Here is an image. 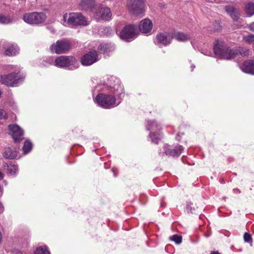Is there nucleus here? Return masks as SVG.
Returning a JSON list of instances; mask_svg holds the SVG:
<instances>
[{"label": "nucleus", "instance_id": "e433bc0d", "mask_svg": "<svg viewBox=\"0 0 254 254\" xmlns=\"http://www.w3.org/2000/svg\"><path fill=\"white\" fill-rule=\"evenodd\" d=\"M0 211H1L2 212L3 211V207L1 203H0Z\"/></svg>", "mask_w": 254, "mask_h": 254}, {"label": "nucleus", "instance_id": "4468645a", "mask_svg": "<svg viewBox=\"0 0 254 254\" xmlns=\"http://www.w3.org/2000/svg\"><path fill=\"white\" fill-rule=\"evenodd\" d=\"M97 16L102 20H110L112 16L110 8L107 6H99L95 11Z\"/></svg>", "mask_w": 254, "mask_h": 254}, {"label": "nucleus", "instance_id": "f3484780", "mask_svg": "<svg viewBox=\"0 0 254 254\" xmlns=\"http://www.w3.org/2000/svg\"><path fill=\"white\" fill-rule=\"evenodd\" d=\"M224 9L233 20L238 21L240 16V13L238 9L232 5H226L224 7Z\"/></svg>", "mask_w": 254, "mask_h": 254}, {"label": "nucleus", "instance_id": "0eeeda50", "mask_svg": "<svg viewBox=\"0 0 254 254\" xmlns=\"http://www.w3.org/2000/svg\"><path fill=\"white\" fill-rule=\"evenodd\" d=\"M148 129L150 130V136L152 142L155 144H158L159 140L160 139L161 125L154 121H151L148 122Z\"/></svg>", "mask_w": 254, "mask_h": 254}, {"label": "nucleus", "instance_id": "f03ea898", "mask_svg": "<svg viewBox=\"0 0 254 254\" xmlns=\"http://www.w3.org/2000/svg\"><path fill=\"white\" fill-rule=\"evenodd\" d=\"M96 103L99 106L104 109H111L117 106L119 103H116V98L113 95L99 93L95 98Z\"/></svg>", "mask_w": 254, "mask_h": 254}, {"label": "nucleus", "instance_id": "2f4dec72", "mask_svg": "<svg viewBox=\"0 0 254 254\" xmlns=\"http://www.w3.org/2000/svg\"><path fill=\"white\" fill-rule=\"evenodd\" d=\"M171 240L174 241L177 244H180L182 241V238L178 235H174L172 236Z\"/></svg>", "mask_w": 254, "mask_h": 254}, {"label": "nucleus", "instance_id": "393cba45", "mask_svg": "<svg viewBox=\"0 0 254 254\" xmlns=\"http://www.w3.org/2000/svg\"><path fill=\"white\" fill-rule=\"evenodd\" d=\"M245 11L249 17L254 15V3L249 2L246 3L245 7Z\"/></svg>", "mask_w": 254, "mask_h": 254}, {"label": "nucleus", "instance_id": "c9c22d12", "mask_svg": "<svg viewBox=\"0 0 254 254\" xmlns=\"http://www.w3.org/2000/svg\"><path fill=\"white\" fill-rule=\"evenodd\" d=\"M210 254H221L220 253H219L217 251H213V252H211V253Z\"/></svg>", "mask_w": 254, "mask_h": 254}, {"label": "nucleus", "instance_id": "423d86ee", "mask_svg": "<svg viewBox=\"0 0 254 254\" xmlns=\"http://www.w3.org/2000/svg\"><path fill=\"white\" fill-rule=\"evenodd\" d=\"M127 7L136 16H142L144 12V3L141 0H127Z\"/></svg>", "mask_w": 254, "mask_h": 254}, {"label": "nucleus", "instance_id": "cd10ccee", "mask_svg": "<svg viewBox=\"0 0 254 254\" xmlns=\"http://www.w3.org/2000/svg\"><path fill=\"white\" fill-rule=\"evenodd\" d=\"M243 41L249 45L254 44V35L249 34L248 35L244 36L243 38Z\"/></svg>", "mask_w": 254, "mask_h": 254}, {"label": "nucleus", "instance_id": "dca6fc26", "mask_svg": "<svg viewBox=\"0 0 254 254\" xmlns=\"http://www.w3.org/2000/svg\"><path fill=\"white\" fill-rule=\"evenodd\" d=\"M152 26V21L149 19H145L140 21L139 29L141 32L147 33L151 31Z\"/></svg>", "mask_w": 254, "mask_h": 254}, {"label": "nucleus", "instance_id": "a878e982", "mask_svg": "<svg viewBox=\"0 0 254 254\" xmlns=\"http://www.w3.org/2000/svg\"><path fill=\"white\" fill-rule=\"evenodd\" d=\"M34 254H50V252L47 246H40L36 249Z\"/></svg>", "mask_w": 254, "mask_h": 254}, {"label": "nucleus", "instance_id": "c756f323", "mask_svg": "<svg viewBox=\"0 0 254 254\" xmlns=\"http://www.w3.org/2000/svg\"><path fill=\"white\" fill-rule=\"evenodd\" d=\"M244 240L245 242L248 243L251 246H253V239L250 234L245 233L244 234Z\"/></svg>", "mask_w": 254, "mask_h": 254}, {"label": "nucleus", "instance_id": "2eb2a0df", "mask_svg": "<svg viewBox=\"0 0 254 254\" xmlns=\"http://www.w3.org/2000/svg\"><path fill=\"white\" fill-rule=\"evenodd\" d=\"M183 150V147L181 145L175 146L174 148H170L168 145L164 147V152L166 155L177 157L179 156Z\"/></svg>", "mask_w": 254, "mask_h": 254}, {"label": "nucleus", "instance_id": "72a5a7b5", "mask_svg": "<svg viewBox=\"0 0 254 254\" xmlns=\"http://www.w3.org/2000/svg\"><path fill=\"white\" fill-rule=\"evenodd\" d=\"M249 29L251 31L254 32V22H253L249 25Z\"/></svg>", "mask_w": 254, "mask_h": 254}, {"label": "nucleus", "instance_id": "39448f33", "mask_svg": "<svg viewBox=\"0 0 254 254\" xmlns=\"http://www.w3.org/2000/svg\"><path fill=\"white\" fill-rule=\"evenodd\" d=\"M47 16L44 12H33L26 13L23 15V20L30 24H38L43 22Z\"/></svg>", "mask_w": 254, "mask_h": 254}, {"label": "nucleus", "instance_id": "c85d7f7f", "mask_svg": "<svg viewBox=\"0 0 254 254\" xmlns=\"http://www.w3.org/2000/svg\"><path fill=\"white\" fill-rule=\"evenodd\" d=\"M32 147V143L28 140H26L24 143V145L23 146V151L25 154H27L31 151Z\"/></svg>", "mask_w": 254, "mask_h": 254}, {"label": "nucleus", "instance_id": "b1692460", "mask_svg": "<svg viewBox=\"0 0 254 254\" xmlns=\"http://www.w3.org/2000/svg\"><path fill=\"white\" fill-rule=\"evenodd\" d=\"M4 167L6 166L7 168V172L11 175H14L18 170V166L17 165L13 164L9 162L3 165Z\"/></svg>", "mask_w": 254, "mask_h": 254}, {"label": "nucleus", "instance_id": "ddd939ff", "mask_svg": "<svg viewBox=\"0 0 254 254\" xmlns=\"http://www.w3.org/2000/svg\"><path fill=\"white\" fill-rule=\"evenodd\" d=\"M173 39V33L161 32L157 34L156 40L158 45L166 46L170 44Z\"/></svg>", "mask_w": 254, "mask_h": 254}, {"label": "nucleus", "instance_id": "4be33fe9", "mask_svg": "<svg viewBox=\"0 0 254 254\" xmlns=\"http://www.w3.org/2000/svg\"><path fill=\"white\" fill-rule=\"evenodd\" d=\"M98 50L100 53H106L114 50L113 45L108 43H102L99 45Z\"/></svg>", "mask_w": 254, "mask_h": 254}, {"label": "nucleus", "instance_id": "412c9836", "mask_svg": "<svg viewBox=\"0 0 254 254\" xmlns=\"http://www.w3.org/2000/svg\"><path fill=\"white\" fill-rule=\"evenodd\" d=\"M19 48L15 44H10L6 49L4 55L7 56H15L19 54Z\"/></svg>", "mask_w": 254, "mask_h": 254}, {"label": "nucleus", "instance_id": "7c9ffc66", "mask_svg": "<svg viewBox=\"0 0 254 254\" xmlns=\"http://www.w3.org/2000/svg\"><path fill=\"white\" fill-rule=\"evenodd\" d=\"M11 22L9 17L0 14V23L8 24Z\"/></svg>", "mask_w": 254, "mask_h": 254}, {"label": "nucleus", "instance_id": "1a4fd4ad", "mask_svg": "<svg viewBox=\"0 0 254 254\" xmlns=\"http://www.w3.org/2000/svg\"><path fill=\"white\" fill-rule=\"evenodd\" d=\"M76 61L75 58L73 56H61L56 59L55 64L57 67L66 68L74 64Z\"/></svg>", "mask_w": 254, "mask_h": 254}, {"label": "nucleus", "instance_id": "f8f14e48", "mask_svg": "<svg viewBox=\"0 0 254 254\" xmlns=\"http://www.w3.org/2000/svg\"><path fill=\"white\" fill-rule=\"evenodd\" d=\"M98 60V54L96 51H89L81 58V63L83 65H90Z\"/></svg>", "mask_w": 254, "mask_h": 254}, {"label": "nucleus", "instance_id": "473e14b6", "mask_svg": "<svg viewBox=\"0 0 254 254\" xmlns=\"http://www.w3.org/2000/svg\"><path fill=\"white\" fill-rule=\"evenodd\" d=\"M8 118V116L6 112L0 109V119H6Z\"/></svg>", "mask_w": 254, "mask_h": 254}, {"label": "nucleus", "instance_id": "9b49d317", "mask_svg": "<svg viewBox=\"0 0 254 254\" xmlns=\"http://www.w3.org/2000/svg\"><path fill=\"white\" fill-rule=\"evenodd\" d=\"M8 129L15 143H19L23 139V130L19 126L16 125H10L8 126Z\"/></svg>", "mask_w": 254, "mask_h": 254}, {"label": "nucleus", "instance_id": "5701e85b", "mask_svg": "<svg viewBox=\"0 0 254 254\" xmlns=\"http://www.w3.org/2000/svg\"><path fill=\"white\" fill-rule=\"evenodd\" d=\"M173 33V38H174L177 41L180 42H185L190 40L189 36L182 32H172Z\"/></svg>", "mask_w": 254, "mask_h": 254}, {"label": "nucleus", "instance_id": "20e7f679", "mask_svg": "<svg viewBox=\"0 0 254 254\" xmlns=\"http://www.w3.org/2000/svg\"><path fill=\"white\" fill-rule=\"evenodd\" d=\"M71 44L67 40H58L50 46V49L52 53L60 55L67 53L71 49Z\"/></svg>", "mask_w": 254, "mask_h": 254}, {"label": "nucleus", "instance_id": "f704fd0d", "mask_svg": "<svg viewBox=\"0 0 254 254\" xmlns=\"http://www.w3.org/2000/svg\"><path fill=\"white\" fill-rule=\"evenodd\" d=\"M3 174L0 171V180H1L3 178Z\"/></svg>", "mask_w": 254, "mask_h": 254}, {"label": "nucleus", "instance_id": "6ab92c4d", "mask_svg": "<svg viewBox=\"0 0 254 254\" xmlns=\"http://www.w3.org/2000/svg\"><path fill=\"white\" fill-rule=\"evenodd\" d=\"M242 70L245 73L254 75V59L245 61L242 65Z\"/></svg>", "mask_w": 254, "mask_h": 254}, {"label": "nucleus", "instance_id": "9d476101", "mask_svg": "<svg viewBox=\"0 0 254 254\" xmlns=\"http://www.w3.org/2000/svg\"><path fill=\"white\" fill-rule=\"evenodd\" d=\"M19 79L18 73L13 72L7 75L0 74V82L8 86H16Z\"/></svg>", "mask_w": 254, "mask_h": 254}, {"label": "nucleus", "instance_id": "a211bd4d", "mask_svg": "<svg viewBox=\"0 0 254 254\" xmlns=\"http://www.w3.org/2000/svg\"><path fill=\"white\" fill-rule=\"evenodd\" d=\"M2 154L6 159H13L16 157L17 151L14 147H6L2 151Z\"/></svg>", "mask_w": 254, "mask_h": 254}, {"label": "nucleus", "instance_id": "aec40b11", "mask_svg": "<svg viewBox=\"0 0 254 254\" xmlns=\"http://www.w3.org/2000/svg\"><path fill=\"white\" fill-rule=\"evenodd\" d=\"M94 0H82L79 3V9L85 11L91 10L95 6Z\"/></svg>", "mask_w": 254, "mask_h": 254}, {"label": "nucleus", "instance_id": "7ed1b4c3", "mask_svg": "<svg viewBox=\"0 0 254 254\" xmlns=\"http://www.w3.org/2000/svg\"><path fill=\"white\" fill-rule=\"evenodd\" d=\"M63 20L71 26H86L88 24L85 18L81 13H70L68 15L65 13L64 15Z\"/></svg>", "mask_w": 254, "mask_h": 254}, {"label": "nucleus", "instance_id": "bb28decb", "mask_svg": "<svg viewBox=\"0 0 254 254\" xmlns=\"http://www.w3.org/2000/svg\"><path fill=\"white\" fill-rule=\"evenodd\" d=\"M236 49L238 56L240 55L242 56H247L249 55L250 51L246 48L239 47H236Z\"/></svg>", "mask_w": 254, "mask_h": 254}, {"label": "nucleus", "instance_id": "f257e3e1", "mask_svg": "<svg viewBox=\"0 0 254 254\" xmlns=\"http://www.w3.org/2000/svg\"><path fill=\"white\" fill-rule=\"evenodd\" d=\"M213 49L215 54L222 59L231 60L238 56L236 48L231 49L223 41L216 40Z\"/></svg>", "mask_w": 254, "mask_h": 254}, {"label": "nucleus", "instance_id": "6e6552de", "mask_svg": "<svg viewBox=\"0 0 254 254\" xmlns=\"http://www.w3.org/2000/svg\"><path fill=\"white\" fill-rule=\"evenodd\" d=\"M137 33V27L134 25H126L120 33V37L126 41L134 38Z\"/></svg>", "mask_w": 254, "mask_h": 254}]
</instances>
